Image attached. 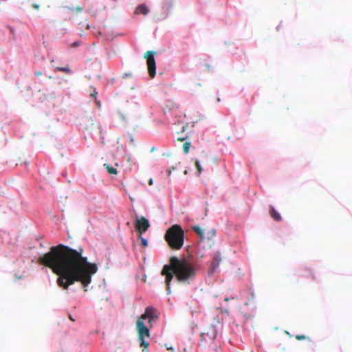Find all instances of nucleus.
Returning a JSON list of instances; mask_svg holds the SVG:
<instances>
[{
    "label": "nucleus",
    "mask_w": 352,
    "mask_h": 352,
    "mask_svg": "<svg viewBox=\"0 0 352 352\" xmlns=\"http://www.w3.org/2000/svg\"><path fill=\"white\" fill-rule=\"evenodd\" d=\"M73 45H74V46H76V45H77V44H76V43H74L73 44Z\"/></svg>",
    "instance_id": "c85d7f7f"
},
{
    "label": "nucleus",
    "mask_w": 352,
    "mask_h": 352,
    "mask_svg": "<svg viewBox=\"0 0 352 352\" xmlns=\"http://www.w3.org/2000/svg\"><path fill=\"white\" fill-rule=\"evenodd\" d=\"M221 262V258L219 254H217L214 256L213 261L211 263V270L214 272L219 266V263Z\"/></svg>",
    "instance_id": "1a4fd4ad"
},
{
    "label": "nucleus",
    "mask_w": 352,
    "mask_h": 352,
    "mask_svg": "<svg viewBox=\"0 0 352 352\" xmlns=\"http://www.w3.org/2000/svg\"><path fill=\"white\" fill-rule=\"evenodd\" d=\"M104 166H106V168L109 173L113 174V175L117 174L118 171H117L116 168L109 166V164H104Z\"/></svg>",
    "instance_id": "f8f14e48"
},
{
    "label": "nucleus",
    "mask_w": 352,
    "mask_h": 352,
    "mask_svg": "<svg viewBox=\"0 0 352 352\" xmlns=\"http://www.w3.org/2000/svg\"><path fill=\"white\" fill-rule=\"evenodd\" d=\"M69 10H71V11H74V10H75V11H76V12H82V10H83V8H82V7H80V6H78V7H76V8H69Z\"/></svg>",
    "instance_id": "6ab92c4d"
},
{
    "label": "nucleus",
    "mask_w": 352,
    "mask_h": 352,
    "mask_svg": "<svg viewBox=\"0 0 352 352\" xmlns=\"http://www.w3.org/2000/svg\"><path fill=\"white\" fill-rule=\"evenodd\" d=\"M135 227L139 233V235H142L143 232H146L150 227L148 221L144 217H136L135 221Z\"/></svg>",
    "instance_id": "423d86ee"
},
{
    "label": "nucleus",
    "mask_w": 352,
    "mask_h": 352,
    "mask_svg": "<svg viewBox=\"0 0 352 352\" xmlns=\"http://www.w3.org/2000/svg\"><path fill=\"white\" fill-rule=\"evenodd\" d=\"M174 169H175V167H173H173H171V168H170V169H167V170H166V176H167V177L170 176V173H171V172H172V170H174Z\"/></svg>",
    "instance_id": "aec40b11"
},
{
    "label": "nucleus",
    "mask_w": 352,
    "mask_h": 352,
    "mask_svg": "<svg viewBox=\"0 0 352 352\" xmlns=\"http://www.w3.org/2000/svg\"><path fill=\"white\" fill-rule=\"evenodd\" d=\"M32 7L36 10H38L39 9V5L38 4H36V3H32Z\"/></svg>",
    "instance_id": "412c9836"
},
{
    "label": "nucleus",
    "mask_w": 352,
    "mask_h": 352,
    "mask_svg": "<svg viewBox=\"0 0 352 352\" xmlns=\"http://www.w3.org/2000/svg\"><path fill=\"white\" fill-rule=\"evenodd\" d=\"M148 8L144 5H140L138 7H137L135 9V14H146L148 13Z\"/></svg>",
    "instance_id": "9d476101"
},
{
    "label": "nucleus",
    "mask_w": 352,
    "mask_h": 352,
    "mask_svg": "<svg viewBox=\"0 0 352 352\" xmlns=\"http://www.w3.org/2000/svg\"><path fill=\"white\" fill-rule=\"evenodd\" d=\"M82 248L74 250L59 244L52 246L47 253L40 256L38 263L50 268L58 276L57 285L63 289L79 282L87 291L98 266L89 263L87 257L82 256Z\"/></svg>",
    "instance_id": "f257e3e1"
},
{
    "label": "nucleus",
    "mask_w": 352,
    "mask_h": 352,
    "mask_svg": "<svg viewBox=\"0 0 352 352\" xmlns=\"http://www.w3.org/2000/svg\"><path fill=\"white\" fill-rule=\"evenodd\" d=\"M153 309L148 307L146 309V311L142 314L137 321V330L138 333V338L140 342V346L144 348H148V342L145 341L146 338H149V330L146 325L147 323L151 322V320L153 318Z\"/></svg>",
    "instance_id": "7ed1b4c3"
},
{
    "label": "nucleus",
    "mask_w": 352,
    "mask_h": 352,
    "mask_svg": "<svg viewBox=\"0 0 352 352\" xmlns=\"http://www.w3.org/2000/svg\"><path fill=\"white\" fill-rule=\"evenodd\" d=\"M97 94H98V93L96 91H94V93H92L91 94V96L94 98L95 99H96V95ZM96 102L98 105V107H100L101 104H100V101H98L97 100H96Z\"/></svg>",
    "instance_id": "a211bd4d"
},
{
    "label": "nucleus",
    "mask_w": 352,
    "mask_h": 352,
    "mask_svg": "<svg viewBox=\"0 0 352 352\" xmlns=\"http://www.w3.org/2000/svg\"><path fill=\"white\" fill-rule=\"evenodd\" d=\"M148 184H149V185H152L153 184V179H150V180L148 182Z\"/></svg>",
    "instance_id": "393cba45"
},
{
    "label": "nucleus",
    "mask_w": 352,
    "mask_h": 352,
    "mask_svg": "<svg viewBox=\"0 0 352 352\" xmlns=\"http://www.w3.org/2000/svg\"><path fill=\"white\" fill-rule=\"evenodd\" d=\"M217 330L214 325H211L204 332L201 333V340L206 343L212 342L217 337Z\"/></svg>",
    "instance_id": "39448f33"
},
{
    "label": "nucleus",
    "mask_w": 352,
    "mask_h": 352,
    "mask_svg": "<svg viewBox=\"0 0 352 352\" xmlns=\"http://www.w3.org/2000/svg\"><path fill=\"white\" fill-rule=\"evenodd\" d=\"M187 173H188V172H187V170H185V171H184V174H185V175H186V174H187Z\"/></svg>",
    "instance_id": "bb28decb"
},
{
    "label": "nucleus",
    "mask_w": 352,
    "mask_h": 352,
    "mask_svg": "<svg viewBox=\"0 0 352 352\" xmlns=\"http://www.w3.org/2000/svg\"><path fill=\"white\" fill-rule=\"evenodd\" d=\"M140 239H141V243L143 246L146 247L148 245V242L146 239L142 236V235H140Z\"/></svg>",
    "instance_id": "f3484780"
},
{
    "label": "nucleus",
    "mask_w": 352,
    "mask_h": 352,
    "mask_svg": "<svg viewBox=\"0 0 352 352\" xmlns=\"http://www.w3.org/2000/svg\"><path fill=\"white\" fill-rule=\"evenodd\" d=\"M207 159H208V157H207V155H206L205 156H204V157H202L201 162H202L203 163H204L206 161H207Z\"/></svg>",
    "instance_id": "5701e85b"
},
{
    "label": "nucleus",
    "mask_w": 352,
    "mask_h": 352,
    "mask_svg": "<svg viewBox=\"0 0 352 352\" xmlns=\"http://www.w3.org/2000/svg\"><path fill=\"white\" fill-rule=\"evenodd\" d=\"M69 319H70L71 320H73V321L74 320L73 319V317H72L71 316H69Z\"/></svg>",
    "instance_id": "a878e982"
},
{
    "label": "nucleus",
    "mask_w": 352,
    "mask_h": 352,
    "mask_svg": "<svg viewBox=\"0 0 352 352\" xmlns=\"http://www.w3.org/2000/svg\"><path fill=\"white\" fill-rule=\"evenodd\" d=\"M151 151H154V147H153Z\"/></svg>",
    "instance_id": "c756f323"
},
{
    "label": "nucleus",
    "mask_w": 352,
    "mask_h": 352,
    "mask_svg": "<svg viewBox=\"0 0 352 352\" xmlns=\"http://www.w3.org/2000/svg\"><path fill=\"white\" fill-rule=\"evenodd\" d=\"M165 239L171 249L179 250L184 243V230L179 225L172 226L166 230Z\"/></svg>",
    "instance_id": "20e7f679"
},
{
    "label": "nucleus",
    "mask_w": 352,
    "mask_h": 352,
    "mask_svg": "<svg viewBox=\"0 0 352 352\" xmlns=\"http://www.w3.org/2000/svg\"><path fill=\"white\" fill-rule=\"evenodd\" d=\"M192 230L195 232H196L198 235H199L201 238H204V230L198 226H195L192 227Z\"/></svg>",
    "instance_id": "9b49d317"
},
{
    "label": "nucleus",
    "mask_w": 352,
    "mask_h": 352,
    "mask_svg": "<svg viewBox=\"0 0 352 352\" xmlns=\"http://www.w3.org/2000/svg\"><path fill=\"white\" fill-rule=\"evenodd\" d=\"M190 146L191 144L189 142H186L184 143L182 148L185 153H188Z\"/></svg>",
    "instance_id": "4468645a"
},
{
    "label": "nucleus",
    "mask_w": 352,
    "mask_h": 352,
    "mask_svg": "<svg viewBox=\"0 0 352 352\" xmlns=\"http://www.w3.org/2000/svg\"><path fill=\"white\" fill-rule=\"evenodd\" d=\"M184 128H185V126H182V130H183V131H184Z\"/></svg>",
    "instance_id": "cd10ccee"
},
{
    "label": "nucleus",
    "mask_w": 352,
    "mask_h": 352,
    "mask_svg": "<svg viewBox=\"0 0 352 352\" xmlns=\"http://www.w3.org/2000/svg\"><path fill=\"white\" fill-rule=\"evenodd\" d=\"M198 270V266L189 258L171 256L169 263L165 265L162 271V274L165 276L167 289L169 290L173 276L179 283L188 285L195 278Z\"/></svg>",
    "instance_id": "f03ea898"
},
{
    "label": "nucleus",
    "mask_w": 352,
    "mask_h": 352,
    "mask_svg": "<svg viewBox=\"0 0 352 352\" xmlns=\"http://www.w3.org/2000/svg\"><path fill=\"white\" fill-rule=\"evenodd\" d=\"M195 166L199 172V174L201 173L203 169L201 166V164H200V161L199 160H196L195 162Z\"/></svg>",
    "instance_id": "2eb2a0df"
},
{
    "label": "nucleus",
    "mask_w": 352,
    "mask_h": 352,
    "mask_svg": "<svg viewBox=\"0 0 352 352\" xmlns=\"http://www.w3.org/2000/svg\"><path fill=\"white\" fill-rule=\"evenodd\" d=\"M295 338L298 340H307L309 341H311V340L309 337H307L304 335H296V336H295Z\"/></svg>",
    "instance_id": "dca6fc26"
},
{
    "label": "nucleus",
    "mask_w": 352,
    "mask_h": 352,
    "mask_svg": "<svg viewBox=\"0 0 352 352\" xmlns=\"http://www.w3.org/2000/svg\"><path fill=\"white\" fill-rule=\"evenodd\" d=\"M144 58L147 59L148 71L151 78H154V51H147Z\"/></svg>",
    "instance_id": "0eeeda50"
},
{
    "label": "nucleus",
    "mask_w": 352,
    "mask_h": 352,
    "mask_svg": "<svg viewBox=\"0 0 352 352\" xmlns=\"http://www.w3.org/2000/svg\"><path fill=\"white\" fill-rule=\"evenodd\" d=\"M55 70L58 71V72H65L67 74L71 73V69H69V67H57L55 68Z\"/></svg>",
    "instance_id": "ddd939ff"
},
{
    "label": "nucleus",
    "mask_w": 352,
    "mask_h": 352,
    "mask_svg": "<svg viewBox=\"0 0 352 352\" xmlns=\"http://www.w3.org/2000/svg\"><path fill=\"white\" fill-rule=\"evenodd\" d=\"M42 74H42V72H41V71L36 72L35 73V75H36V76H41Z\"/></svg>",
    "instance_id": "b1692460"
},
{
    "label": "nucleus",
    "mask_w": 352,
    "mask_h": 352,
    "mask_svg": "<svg viewBox=\"0 0 352 352\" xmlns=\"http://www.w3.org/2000/svg\"><path fill=\"white\" fill-rule=\"evenodd\" d=\"M186 139V136H185V137H180V138H177V140L182 142V141H184Z\"/></svg>",
    "instance_id": "4be33fe9"
},
{
    "label": "nucleus",
    "mask_w": 352,
    "mask_h": 352,
    "mask_svg": "<svg viewBox=\"0 0 352 352\" xmlns=\"http://www.w3.org/2000/svg\"><path fill=\"white\" fill-rule=\"evenodd\" d=\"M270 214L271 217L276 221H281L282 217L280 214L277 212L275 208L272 206H270Z\"/></svg>",
    "instance_id": "6e6552de"
}]
</instances>
